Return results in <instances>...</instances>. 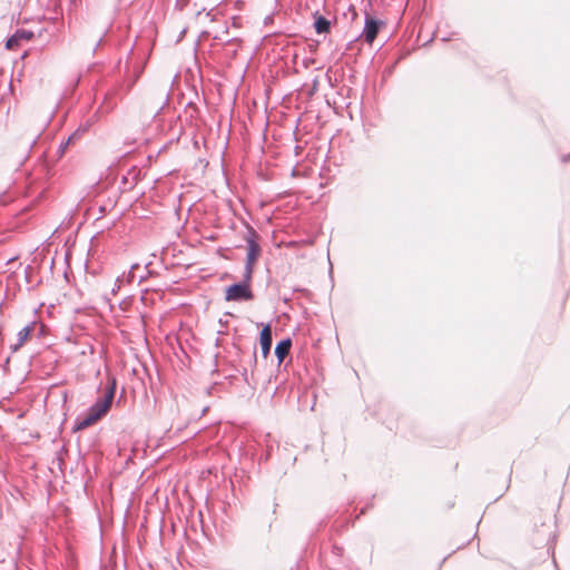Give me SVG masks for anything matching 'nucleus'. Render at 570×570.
Here are the masks:
<instances>
[{"instance_id":"obj_1","label":"nucleus","mask_w":570,"mask_h":570,"mask_svg":"<svg viewBox=\"0 0 570 570\" xmlns=\"http://www.w3.org/2000/svg\"><path fill=\"white\" fill-rule=\"evenodd\" d=\"M253 298L254 294L250 289V285L243 282L232 284L225 292V299L227 302L252 301Z\"/></svg>"},{"instance_id":"obj_2","label":"nucleus","mask_w":570,"mask_h":570,"mask_svg":"<svg viewBox=\"0 0 570 570\" xmlns=\"http://www.w3.org/2000/svg\"><path fill=\"white\" fill-rule=\"evenodd\" d=\"M384 26L382 20H379L368 13L365 14L364 29L361 37L368 45L373 43L381 28Z\"/></svg>"},{"instance_id":"obj_3","label":"nucleus","mask_w":570,"mask_h":570,"mask_svg":"<svg viewBox=\"0 0 570 570\" xmlns=\"http://www.w3.org/2000/svg\"><path fill=\"white\" fill-rule=\"evenodd\" d=\"M256 239H257L256 230L253 227L247 226V233L245 236V240L247 243L246 264L254 265L259 256L261 247Z\"/></svg>"},{"instance_id":"obj_4","label":"nucleus","mask_w":570,"mask_h":570,"mask_svg":"<svg viewBox=\"0 0 570 570\" xmlns=\"http://www.w3.org/2000/svg\"><path fill=\"white\" fill-rule=\"evenodd\" d=\"M115 392H116V379L110 377L108 380L104 395L97 400L101 404V406L107 411L110 409V406L112 404V401L115 397Z\"/></svg>"},{"instance_id":"obj_5","label":"nucleus","mask_w":570,"mask_h":570,"mask_svg":"<svg viewBox=\"0 0 570 570\" xmlns=\"http://www.w3.org/2000/svg\"><path fill=\"white\" fill-rule=\"evenodd\" d=\"M272 328L269 324H266L265 326H263L259 335V344L264 357H266L269 354L272 348Z\"/></svg>"},{"instance_id":"obj_6","label":"nucleus","mask_w":570,"mask_h":570,"mask_svg":"<svg viewBox=\"0 0 570 570\" xmlns=\"http://www.w3.org/2000/svg\"><path fill=\"white\" fill-rule=\"evenodd\" d=\"M291 347H292L291 338H284L276 344L275 355L278 360V364H281L285 360V357L289 354Z\"/></svg>"},{"instance_id":"obj_7","label":"nucleus","mask_w":570,"mask_h":570,"mask_svg":"<svg viewBox=\"0 0 570 570\" xmlns=\"http://www.w3.org/2000/svg\"><path fill=\"white\" fill-rule=\"evenodd\" d=\"M314 28L317 33H327L331 30V21L318 12L314 13Z\"/></svg>"},{"instance_id":"obj_8","label":"nucleus","mask_w":570,"mask_h":570,"mask_svg":"<svg viewBox=\"0 0 570 570\" xmlns=\"http://www.w3.org/2000/svg\"><path fill=\"white\" fill-rule=\"evenodd\" d=\"M98 420L89 412H87L83 416H78L76 422H75V426H73V431H81V430H85L89 426H91L92 424H95Z\"/></svg>"},{"instance_id":"obj_9","label":"nucleus","mask_w":570,"mask_h":570,"mask_svg":"<svg viewBox=\"0 0 570 570\" xmlns=\"http://www.w3.org/2000/svg\"><path fill=\"white\" fill-rule=\"evenodd\" d=\"M32 330H33V323H31L29 325H26L24 327H22L18 332V334H17V343L12 346L13 351H17L18 348H20L23 345V343L30 336Z\"/></svg>"},{"instance_id":"obj_10","label":"nucleus","mask_w":570,"mask_h":570,"mask_svg":"<svg viewBox=\"0 0 570 570\" xmlns=\"http://www.w3.org/2000/svg\"><path fill=\"white\" fill-rule=\"evenodd\" d=\"M88 412L91 413L97 420H100L102 416L106 415V413L108 412L107 410H105L101 404L96 401L89 409H88Z\"/></svg>"},{"instance_id":"obj_11","label":"nucleus","mask_w":570,"mask_h":570,"mask_svg":"<svg viewBox=\"0 0 570 570\" xmlns=\"http://www.w3.org/2000/svg\"><path fill=\"white\" fill-rule=\"evenodd\" d=\"M96 121V116H92L90 119H87L83 124H80L79 128L76 130L78 131V137L86 132L91 125Z\"/></svg>"},{"instance_id":"obj_12","label":"nucleus","mask_w":570,"mask_h":570,"mask_svg":"<svg viewBox=\"0 0 570 570\" xmlns=\"http://www.w3.org/2000/svg\"><path fill=\"white\" fill-rule=\"evenodd\" d=\"M33 32L30 31V30H26V29H18L16 31V37H18L21 40H30L33 38Z\"/></svg>"},{"instance_id":"obj_13","label":"nucleus","mask_w":570,"mask_h":570,"mask_svg":"<svg viewBox=\"0 0 570 570\" xmlns=\"http://www.w3.org/2000/svg\"><path fill=\"white\" fill-rule=\"evenodd\" d=\"M253 266L252 264H245V271H244V275H243V283H246L248 285H250V281H252V275H253Z\"/></svg>"},{"instance_id":"obj_14","label":"nucleus","mask_w":570,"mask_h":570,"mask_svg":"<svg viewBox=\"0 0 570 570\" xmlns=\"http://www.w3.org/2000/svg\"><path fill=\"white\" fill-rule=\"evenodd\" d=\"M77 137H78V131H75L72 135H70V136L67 138V140H66V141H62V142L60 144V146H59V153H60V155H62V154L66 151V149H67L68 145H69V144L75 139V138H77Z\"/></svg>"},{"instance_id":"obj_15","label":"nucleus","mask_w":570,"mask_h":570,"mask_svg":"<svg viewBox=\"0 0 570 570\" xmlns=\"http://www.w3.org/2000/svg\"><path fill=\"white\" fill-rule=\"evenodd\" d=\"M20 42V39L16 37V32L7 40L6 48L8 50L14 49Z\"/></svg>"},{"instance_id":"obj_16","label":"nucleus","mask_w":570,"mask_h":570,"mask_svg":"<svg viewBox=\"0 0 570 570\" xmlns=\"http://www.w3.org/2000/svg\"><path fill=\"white\" fill-rule=\"evenodd\" d=\"M141 72H142V67H137L135 69V77L130 83V87L137 81V79L140 77Z\"/></svg>"},{"instance_id":"obj_17","label":"nucleus","mask_w":570,"mask_h":570,"mask_svg":"<svg viewBox=\"0 0 570 570\" xmlns=\"http://www.w3.org/2000/svg\"><path fill=\"white\" fill-rule=\"evenodd\" d=\"M137 267V265H132L131 269L129 271L128 281L135 278L134 269Z\"/></svg>"},{"instance_id":"obj_18","label":"nucleus","mask_w":570,"mask_h":570,"mask_svg":"<svg viewBox=\"0 0 570 570\" xmlns=\"http://www.w3.org/2000/svg\"><path fill=\"white\" fill-rule=\"evenodd\" d=\"M102 38H104V36H101V37L99 38L98 42L96 43V46H95V48H94V51H96V50H97V48L101 45V42H102Z\"/></svg>"},{"instance_id":"obj_19","label":"nucleus","mask_w":570,"mask_h":570,"mask_svg":"<svg viewBox=\"0 0 570 570\" xmlns=\"http://www.w3.org/2000/svg\"><path fill=\"white\" fill-rule=\"evenodd\" d=\"M243 377H244L245 382H248L247 371L246 370L243 372Z\"/></svg>"},{"instance_id":"obj_20","label":"nucleus","mask_w":570,"mask_h":570,"mask_svg":"<svg viewBox=\"0 0 570 570\" xmlns=\"http://www.w3.org/2000/svg\"><path fill=\"white\" fill-rule=\"evenodd\" d=\"M36 144V138H32L29 142V148H31Z\"/></svg>"},{"instance_id":"obj_21","label":"nucleus","mask_w":570,"mask_h":570,"mask_svg":"<svg viewBox=\"0 0 570 570\" xmlns=\"http://www.w3.org/2000/svg\"><path fill=\"white\" fill-rule=\"evenodd\" d=\"M333 552H334L335 554H338V553L341 552V549H340V548H337V547H334Z\"/></svg>"},{"instance_id":"obj_22","label":"nucleus","mask_w":570,"mask_h":570,"mask_svg":"<svg viewBox=\"0 0 570 570\" xmlns=\"http://www.w3.org/2000/svg\"><path fill=\"white\" fill-rule=\"evenodd\" d=\"M167 100H168V94H167V92H165V102H164V104H166V102H167Z\"/></svg>"},{"instance_id":"obj_23","label":"nucleus","mask_w":570,"mask_h":570,"mask_svg":"<svg viewBox=\"0 0 570 570\" xmlns=\"http://www.w3.org/2000/svg\"><path fill=\"white\" fill-rule=\"evenodd\" d=\"M253 358L256 362V352H254Z\"/></svg>"}]
</instances>
